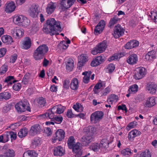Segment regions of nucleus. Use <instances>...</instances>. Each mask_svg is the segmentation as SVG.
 Masks as SVG:
<instances>
[{
	"label": "nucleus",
	"mask_w": 157,
	"mask_h": 157,
	"mask_svg": "<svg viewBox=\"0 0 157 157\" xmlns=\"http://www.w3.org/2000/svg\"><path fill=\"white\" fill-rule=\"evenodd\" d=\"M47 27L44 26L43 28V31L46 34H50L51 36L58 35V32H61V28L60 22L56 21L54 18H52L47 21Z\"/></svg>",
	"instance_id": "obj_1"
},
{
	"label": "nucleus",
	"mask_w": 157,
	"mask_h": 157,
	"mask_svg": "<svg viewBox=\"0 0 157 157\" xmlns=\"http://www.w3.org/2000/svg\"><path fill=\"white\" fill-rule=\"evenodd\" d=\"M48 51V47L46 44L39 46L34 51L33 57L36 60H40L43 58L44 55Z\"/></svg>",
	"instance_id": "obj_2"
},
{
	"label": "nucleus",
	"mask_w": 157,
	"mask_h": 157,
	"mask_svg": "<svg viewBox=\"0 0 157 157\" xmlns=\"http://www.w3.org/2000/svg\"><path fill=\"white\" fill-rule=\"evenodd\" d=\"M29 103L26 100L21 101L15 105V108L18 112L21 113L26 110L30 111V108L28 106Z\"/></svg>",
	"instance_id": "obj_3"
},
{
	"label": "nucleus",
	"mask_w": 157,
	"mask_h": 157,
	"mask_svg": "<svg viewBox=\"0 0 157 157\" xmlns=\"http://www.w3.org/2000/svg\"><path fill=\"white\" fill-rule=\"evenodd\" d=\"M59 8L64 12L69 9L75 2L76 0H59Z\"/></svg>",
	"instance_id": "obj_4"
},
{
	"label": "nucleus",
	"mask_w": 157,
	"mask_h": 157,
	"mask_svg": "<svg viewBox=\"0 0 157 157\" xmlns=\"http://www.w3.org/2000/svg\"><path fill=\"white\" fill-rule=\"evenodd\" d=\"M65 132L61 129H59L55 132L52 138V142L54 143L62 141L65 137Z\"/></svg>",
	"instance_id": "obj_5"
},
{
	"label": "nucleus",
	"mask_w": 157,
	"mask_h": 157,
	"mask_svg": "<svg viewBox=\"0 0 157 157\" xmlns=\"http://www.w3.org/2000/svg\"><path fill=\"white\" fill-rule=\"evenodd\" d=\"M106 43V41H104L99 43L96 47L94 48L91 51V53L94 55H96L98 53L103 52L107 48Z\"/></svg>",
	"instance_id": "obj_6"
},
{
	"label": "nucleus",
	"mask_w": 157,
	"mask_h": 157,
	"mask_svg": "<svg viewBox=\"0 0 157 157\" xmlns=\"http://www.w3.org/2000/svg\"><path fill=\"white\" fill-rule=\"evenodd\" d=\"M104 113L101 111H97L92 113L90 115L91 121L94 124L98 123L102 118Z\"/></svg>",
	"instance_id": "obj_7"
},
{
	"label": "nucleus",
	"mask_w": 157,
	"mask_h": 157,
	"mask_svg": "<svg viewBox=\"0 0 157 157\" xmlns=\"http://www.w3.org/2000/svg\"><path fill=\"white\" fill-rule=\"evenodd\" d=\"M146 74V70L144 68L139 67L136 69L134 77L136 80H139L143 78Z\"/></svg>",
	"instance_id": "obj_8"
},
{
	"label": "nucleus",
	"mask_w": 157,
	"mask_h": 157,
	"mask_svg": "<svg viewBox=\"0 0 157 157\" xmlns=\"http://www.w3.org/2000/svg\"><path fill=\"white\" fill-rule=\"evenodd\" d=\"M124 31L120 25L118 24L114 27L113 35L115 38H117L124 34Z\"/></svg>",
	"instance_id": "obj_9"
},
{
	"label": "nucleus",
	"mask_w": 157,
	"mask_h": 157,
	"mask_svg": "<svg viewBox=\"0 0 157 157\" xmlns=\"http://www.w3.org/2000/svg\"><path fill=\"white\" fill-rule=\"evenodd\" d=\"M39 7L38 5L37 4H33L31 5L28 10L29 15L33 17H36L39 12Z\"/></svg>",
	"instance_id": "obj_10"
},
{
	"label": "nucleus",
	"mask_w": 157,
	"mask_h": 157,
	"mask_svg": "<svg viewBox=\"0 0 157 157\" xmlns=\"http://www.w3.org/2000/svg\"><path fill=\"white\" fill-rule=\"evenodd\" d=\"M146 89L150 94H155L157 89V85L154 82H148L146 86Z\"/></svg>",
	"instance_id": "obj_11"
},
{
	"label": "nucleus",
	"mask_w": 157,
	"mask_h": 157,
	"mask_svg": "<svg viewBox=\"0 0 157 157\" xmlns=\"http://www.w3.org/2000/svg\"><path fill=\"white\" fill-rule=\"evenodd\" d=\"M105 26V23L104 21L101 20L96 26L94 31L95 35H98L101 33Z\"/></svg>",
	"instance_id": "obj_12"
},
{
	"label": "nucleus",
	"mask_w": 157,
	"mask_h": 157,
	"mask_svg": "<svg viewBox=\"0 0 157 157\" xmlns=\"http://www.w3.org/2000/svg\"><path fill=\"white\" fill-rule=\"evenodd\" d=\"M81 148V144L79 143L78 142L73 145L72 147L70 148V149H72V151L76 153L78 157H79L82 154Z\"/></svg>",
	"instance_id": "obj_13"
},
{
	"label": "nucleus",
	"mask_w": 157,
	"mask_h": 157,
	"mask_svg": "<svg viewBox=\"0 0 157 157\" xmlns=\"http://www.w3.org/2000/svg\"><path fill=\"white\" fill-rule=\"evenodd\" d=\"M11 33L15 38H19L20 37H22L24 34V30L21 28L17 29H12L11 30Z\"/></svg>",
	"instance_id": "obj_14"
},
{
	"label": "nucleus",
	"mask_w": 157,
	"mask_h": 157,
	"mask_svg": "<svg viewBox=\"0 0 157 157\" xmlns=\"http://www.w3.org/2000/svg\"><path fill=\"white\" fill-rule=\"evenodd\" d=\"M40 129L39 124H34L31 127L29 131V134L31 136H33L39 133Z\"/></svg>",
	"instance_id": "obj_15"
},
{
	"label": "nucleus",
	"mask_w": 157,
	"mask_h": 157,
	"mask_svg": "<svg viewBox=\"0 0 157 157\" xmlns=\"http://www.w3.org/2000/svg\"><path fill=\"white\" fill-rule=\"evenodd\" d=\"M54 155L55 156H61L64 155L65 151L62 147H55L53 149Z\"/></svg>",
	"instance_id": "obj_16"
},
{
	"label": "nucleus",
	"mask_w": 157,
	"mask_h": 157,
	"mask_svg": "<svg viewBox=\"0 0 157 157\" xmlns=\"http://www.w3.org/2000/svg\"><path fill=\"white\" fill-rule=\"evenodd\" d=\"M87 57L86 55L82 54L80 56H78V66L79 67H82L84 65V64L87 62Z\"/></svg>",
	"instance_id": "obj_17"
},
{
	"label": "nucleus",
	"mask_w": 157,
	"mask_h": 157,
	"mask_svg": "<svg viewBox=\"0 0 157 157\" xmlns=\"http://www.w3.org/2000/svg\"><path fill=\"white\" fill-rule=\"evenodd\" d=\"M57 6L56 3L51 2L47 5L46 11L48 14H52L55 10Z\"/></svg>",
	"instance_id": "obj_18"
},
{
	"label": "nucleus",
	"mask_w": 157,
	"mask_h": 157,
	"mask_svg": "<svg viewBox=\"0 0 157 157\" xmlns=\"http://www.w3.org/2000/svg\"><path fill=\"white\" fill-rule=\"evenodd\" d=\"M127 61L130 64H136L138 61L137 56L135 54H133L129 56L127 59Z\"/></svg>",
	"instance_id": "obj_19"
},
{
	"label": "nucleus",
	"mask_w": 157,
	"mask_h": 157,
	"mask_svg": "<svg viewBox=\"0 0 157 157\" xmlns=\"http://www.w3.org/2000/svg\"><path fill=\"white\" fill-rule=\"evenodd\" d=\"M31 45V40L29 37L25 38L22 43V48L25 49H29Z\"/></svg>",
	"instance_id": "obj_20"
},
{
	"label": "nucleus",
	"mask_w": 157,
	"mask_h": 157,
	"mask_svg": "<svg viewBox=\"0 0 157 157\" xmlns=\"http://www.w3.org/2000/svg\"><path fill=\"white\" fill-rule=\"evenodd\" d=\"M141 134L140 131L136 129L132 130L129 132L128 134V139L129 140L132 141L135 137L139 136Z\"/></svg>",
	"instance_id": "obj_21"
},
{
	"label": "nucleus",
	"mask_w": 157,
	"mask_h": 157,
	"mask_svg": "<svg viewBox=\"0 0 157 157\" xmlns=\"http://www.w3.org/2000/svg\"><path fill=\"white\" fill-rule=\"evenodd\" d=\"M139 43L136 40H131L129 41L124 45V47L126 49H129L136 47L138 46Z\"/></svg>",
	"instance_id": "obj_22"
},
{
	"label": "nucleus",
	"mask_w": 157,
	"mask_h": 157,
	"mask_svg": "<svg viewBox=\"0 0 157 157\" xmlns=\"http://www.w3.org/2000/svg\"><path fill=\"white\" fill-rule=\"evenodd\" d=\"M104 61V59L101 56H98L93 60L90 64L92 67L97 66L103 62Z\"/></svg>",
	"instance_id": "obj_23"
},
{
	"label": "nucleus",
	"mask_w": 157,
	"mask_h": 157,
	"mask_svg": "<svg viewBox=\"0 0 157 157\" xmlns=\"http://www.w3.org/2000/svg\"><path fill=\"white\" fill-rule=\"evenodd\" d=\"M155 104V98L152 97L148 98L146 101L145 105L146 107H151Z\"/></svg>",
	"instance_id": "obj_24"
},
{
	"label": "nucleus",
	"mask_w": 157,
	"mask_h": 157,
	"mask_svg": "<svg viewBox=\"0 0 157 157\" xmlns=\"http://www.w3.org/2000/svg\"><path fill=\"white\" fill-rule=\"evenodd\" d=\"M155 52L153 50L148 52L145 55V59L149 62H151L155 58Z\"/></svg>",
	"instance_id": "obj_25"
},
{
	"label": "nucleus",
	"mask_w": 157,
	"mask_h": 157,
	"mask_svg": "<svg viewBox=\"0 0 157 157\" xmlns=\"http://www.w3.org/2000/svg\"><path fill=\"white\" fill-rule=\"evenodd\" d=\"M71 88L74 90H76L78 87V81L76 78H73L70 83Z\"/></svg>",
	"instance_id": "obj_26"
},
{
	"label": "nucleus",
	"mask_w": 157,
	"mask_h": 157,
	"mask_svg": "<svg viewBox=\"0 0 157 157\" xmlns=\"http://www.w3.org/2000/svg\"><path fill=\"white\" fill-rule=\"evenodd\" d=\"M16 8L14 2H11L8 3L6 5V11L7 13H11L13 12Z\"/></svg>",
	"instance_id": "obj_27"
},
{
	"label": "nucleus",
	"mask_w": 157,
	"mask_h": 157,
	"mask_svg": "<svg viewBox=\"0 0 157 157\" xmlns=\"http://www.w3.org/2000/svg\"><path fill=\"white\" fill-rule=\"evenodd\" d=\"M1 39L2 42L6 44H10L13 42V39L10 36L3 35L2 36Z\"/></svg>",
	"instance_id": "obj_28"
},
{
	"label": "nucleus",
	"mask_w": 157,
	"mask_h": 157,
	"mask_svg": "<svg viewBox=\"0 0 157 157\" xmlns=\"http://www.w3.org/2000/svg\"><path fill=\"white\" fill-rule=\"evenodd\" d=\"M74 61L71 58H69L66 64V68L68 71H72L74 67Z\"/></svg>",
	"instance_id": "obj_29"
},
{
	"label": "nucleus",
	"mask_w": 157,
	"mask_h": 157,
	"mask_svg": "<svg viewBox=\"0 0 157 157\" xmlns=\"http://www.w3.org/2000/svg\"><path fill=\"white\" fill-rule=\"evenodd\" d=\"M37 154L34 150L28 151L25 152L23 157H37Z\"/></svg>",
	"instance_id": "obj_30"
},
{
	"label": "nucleus",
	"mask_w": 157,
	"mask_h": 157,
	"mask_svg": "<svg viewBox=\"0 0 157 157\" xmlns=\"http://www.w3.org/2000/svg\"><path fill=\"white\" fill-rule=\"evenodd\" d=\"M91 73L92 72L90 71H85L82 73V75H84L83 78V82L84 83L86 84L89 82Z\"/></svg>",
	"instance_id": "obj_31"
},
{
	"label": "nucleus",
	"mask_w": 157,
	"mask_h": 157,
	"mask_svg": "<svg viewBox=\"0 0 157 157\" xmlns=\"http://www.w3.org/2000/svg\"><path fill=\"white\" fill-rule=\"evenodd\" d=\"M24 17L22 15L15 16L13 18V21L15 24L21 26Z\"/></svg>",
	"instance_id": "obj_32"
},
{
	"label": "nucleus",
	"mask_w": 157,
	"mask_h": 157,
	"mask_svg": "<svg viewBox=\"0 0 157 157\" xmlns=\"http://www.w3.org/2000/svg\"><path fill=\"white\" fill-rule=\"evenodd\" d=\"M86 137L84 139L82 138L83 143V145L86 146L88 145L93 140V136L91 135H86L85 134Z\"/></svg>",
	"instance_id": "obj_33"
},
{
	"label": "nucleus",
	"mask_w": 157,
	"mask_h": 157,
	"mask_svg": "<svg viewBox=\"0 0 157 157\" xmlns=\"http://www.w3.org/2000/svg\"><path fill=\"white\" fill-rule=\"evenodd\" d=\"M96 131V128L92 126H89L86 128V135L93 136Z\"/></svg>",
	"instance_id": "obj_34"
},
{
	"label": "nucleus",
	"mask_w": 157,
	"mask_h": 157,
	"mask_svg": "<svg viewBox=\"0 0 157 157\" xmlns=\"http://www.w3.org/2000/svg\"><path fill=\"white\" fill-rule=\"evenodd\" d=\"M11 96V94L8 92H4L0 93V101H2L3 99L7 100L9 99Z\"/></svg>",
	"instance_id": "obj_35"
},
{
	"label": "nucleus",
	"mask_w": 157,
	"mask_h": 157,
	"mask_svg": "<svg viewBox=\"0 0 157 157\" xmlns=\"http://www.w3.org/2000/svg\"><path fill=\"white\" fill-rule=\"evenodd\" d=\"M65 109V107L62 106L61 105H58L53 107L52 110L56 109V113L60 114L63 112Z\"/></svg>",
	"instance_id": "obj_36"
},
{
	"label": "nucleus",
	"mask_w": 157,
	"mask_h": 157,
	"mask_svg": "<svg viewBox=\"0 0 157 157\" xmlns=\"http://www.w3.org/2000/svg\"><path fill=\"white\" fill-rule=\"evenodd\" d=\"M101 147V145L98 143H93L90 147V148L94 151H98Z\"/></svg>",
	"instance_id": "obj_37"
},
{
	"label": "nucleus",
	"mask_w": 157,
	"mask_h": 157,
	"mask_svg": "<svg viewBox=\"0 0 157 157\" xmlns=\"http://www.w3.org/2000/svg\"><path fill=\"white\" fill-rule=\"evenodd\" d=\"M5 157H14L15 152L13 149L7 150L4 153Z\"/></svg>",
	"instance_id": "obj_38"
},
{
	"label": "nucleus",
	"mask_w": 157,
	"mask_h": 157,
	"mask_svg": "<svg viewBox=\"0 0 157 157\" xmlns=\"http://www.w3.org/2000/svg\"><path fill=\"white\" fill-rule=\"evenodd\" d=\"M121 153L123 156L128 157L131 155L132 152L131 150L128 148H126L123 150L121 151Z\"/></svg>",
	"instance_id": "obj_39"
},
{
	"label": "nucleus",
	"mask_w": 157,
	"mask_h": 157,
	"mask_svg": "<svg viewBox=\"0 0 157 157\" xmlns=\"http://www.w3.org/2000/svg\"><path fill=\"white\" fill-rule=\"evenodd\" d=\"M28 130L26 128L21 129L18 134V136L21 138L25 136L27 134Z\"/></svg>",
	"instance_id": "obj_40"
},
{
	"label": "nucleus",
	"mask_w": 157,
	"mask_h": 157,
	"mask_svg": "<svg viewBox=\"0 0 157 157\" xmlns=\"http://www.w3.org/2000/svg\"><path fill=\"white\" fill-rule=\"evenodd\" d=\"M105 87V84H104V82H98L95 85L94 88V93L95 94H97V90L101 88V87Z\"/></svg>",
	"instance_id": "obj_41"
},
{
	"label": "nucleus",
	"mask_w": 157,
	"mask_h": 157,
	"mask_svg": "<svg viewBox=\"0 0 157 157\" xmlns=\"http://www.w3.org/2000/svg\"><path fill=\"white\" fill-rule=\"evenodd\" d=\"M109 142L108 140L106 138L102 139L101 142L100 144L101 147H104L106 148L109 147Z\"/></svg>",
	"instance_id": "obj_42"
},
{
	"label": "nucleus",
	"mask_w": 157,
	"mask_h": 157,
	"mask_svg": "<svg viewBox=\"0 0 157 157\" xmlns=\"http://www.w3.org/2000/svg\"><path fill=\"white\" fill-rule=\"evenodd\" d=\"M138 89V86L136 84H134L129 87L128 90L129 93H132V94H133L137 91Z\"/></svg>",
	"instance_id": "obj_43"
},
{
	"label": "nucleus",
	"mask_w": 157,
	"mask_h": 157,
	"mask_svg": "<svg viewBox=\"0 0 157 157\" xmlns=\"http://www.w3.org/2000/svg\"><path fill=\"white\" fill-rule=\"evenodd\" d=\"M40 140L38 137H36L34 139L32 142V145L35 147H36L40 145Z\"/></svg>",
	"instance_id": "obj_44"
},
{
	"label": "nucleus",
	"mask_w": 157,
	"mask_h": 157,
	"mask_svg": "<svg viewBox=\"0 0 157 157\" xmlns=\"http://www.w3.org/2000/svg\"><path fill=\"white\" fill-rule=\"evenodd\" d=\"M75 144L74 137L71 136L69 137L67 141L68 146L69 148H72Z\"/></svg>",
	"instance_id": "obj_45"
},
{
	"label": "nucleus",
	"mask_w": 157,
	"mask_h": 157,
	"mask_svg": "<svg viewBox=\"0 0 157 157\" xmlns=\"http://www.w3.org/2000/svg\"><path fill=\"white\" fill-rule=\"evenodd\" d=\"M30 75V74L29 73H27L25 75L22 80V83L23 84H26L28 83Z\"/></svg>",
	"instance_id": "obj_46"
},
{
	"label": "nucleus",
	"mask_w": 157,
	"mask_h": 157,
	"mask_svg": "<svg viewBox=\"0 0 157 157\" xmlns=\"http://www.w3.org/2000/svg\"><path fill=\"white\" fill-rule=\"evenodd\" d=\"M119 19L117 18L116 16H114L113 18H111L109 24V26L110 27L113 26L115 24H116Z\"/></svg>",
	"instance_id": "obj_47"
},
{
	"label": "nucleus",
	"mask_w": 157,
	"mask_h": 157,
	"mask_svg": "<svg viewBox=\"0 0 157 157\" xmlns=\"http://www.w3.org/2000/svg\"><path fill=\"white\" fill-rule=\"evenodd\" d=\"M52 109V110H48L46 112L47 118H48L49 119H52L54 118V114L53 111Z\"/></svg>",
	"instance_id": "obj_48"
},
{
	"label": "nucleus",
	"mask_w": 157,
	"mask_h": 157,
	"mask_svg": "<svg viewBox=\"0 0 157 157\" xmlns=\"http://www.w3.org/2000/svg\"><path fill=\"white\" fill-rule=\"evenodd\" d=\"M12 107V105L11 104H7L4 106L2 109V112L4 113H7Z\"/></svg>",
	"instance_id": "obj_49"
},
{
	"label": "nucleus",
	"mask_w": 157,
	"mask_h": 157,
	"mask_svg": "<svg viewBox=\"0 0 157 157\" xmlns=\"http://www.w3.org/2000/svg\"><path fill=\"white\" fill-rule=\"evenodd\" d=\"M14 79V77L13 76H10L7 77L5 79L4 82H6L8 84V86L12 84V81L11 80Z\"/></svg>",
	"instance_id": "obj_50"
},
{
	"label": "nucleus",
	"mask_w": 157,
	"mask_h": 157,
	"mask_svg": "<svg viewBox=\"0 0 157 157\" xmlns=\"http://www.w3.org/2000/svg\"><path fill=\"white\" fill-rule=\"evenodd\" d=\"M139 157H151V152L149 151L141 153Z\"/></svg>",
	"instance_id": "obj_51"
},
{
	"label": "nucleus",
	"mask_w": 157,
	"mask_h": 157,
	"mask_svg": "<svg viewBox=\"0 0 157 157\" xmlns=\"http://www.w3.org/2000/svg\"><path fill=\"white\" fill-rule=\"evenodd\" d=\"M29 21L25 17H24L22 20V23L21 24V26L24 27H27L29 25Z\"/></svg>",
	"instance_id": "obj_52"
},
{
	"label": "nucleus",
	"mask_w": 157,
	"mask_h": 157,
	"mask_svg": "<svg viewBox=\"0 0 157 157\" xmlns=\"http://www.w3.org/2000/svg\"><path fill=\"white\" fill-rule=\"evenodd\" d=\"M46 103L45 99L43 98H39L38 101L39 105L40 107L44 106Z\"/></svg>",
	"instance_id": "obj_53"
},
{
	"label": "nucleus",
	"mask_w": 157,
	"mask_h": 157,
	"mask_svg": "<svg viewBox=\"0 0 157 157\" xmlns=\"http://www.w3.org/2000/svg\"><path fill=\"white\" fill-rule=\"evenodd\" d=\"M8 135H5L4 137L2 135L0 136V142L5 143L8 141Z\"/></svg>",
	"instance_id": "obj_54"
},
{
	"label": "nucleus",
	"mask_w": 157,
	"mask_h": 157,
	"mask_svg": "<svg viewBox=\"0 0 157 157\" xmlns=\"http://www.w3.org/2000/svg\"><path fill=\"white\" fill-rule=\"evenodd\" d=\"M21 83H15L13 86V89L17 91H19L21 89Z\"/></svg>",
	"instance_id": "obj_55"
},
{
	"label": "nucleus",
	"mask_w": 157,
	"mask_h": 157,
	"mask_svg": "<svg viewBox=\"0 0 157 157\" xmlns=\"http://www.w3.org/2000/svg\"><path fill=\"white\" fill-rule=\"evenodd\" d=\"M115 68V67L114 64L112 63L109 64L107 68L109 73L112 72L114 70Z\"/></svg>",
	"instance_id": "obj_56"
},
{
	"label": "nucleus",
	"mask_w": 157,
	"mask_h": 157,
	"mask_svg": "<svg viewBox=\"0 0 157 157\" xmlns=\"http://www.w3.org/2000/svg\"><path fill=\"white\" fill-rule=\"evenodd\" d=\"M137 123L135 121H133L129 123L127 126V128L129 129L132 128H134L137 125Z\"/></svg>",
	"instance_id": "obj_57"
},
{
	"label": "nucleus",
	"mask_w": 157,
	"mask_h": 157,
	"mask_svg": "<svg viewBox=\"0 0 157 157\" xmlns=\"http://www.w3.org/2000/svg\"><path fill=\"white\" fill-rule=\"evenodd\" d=\"M66 115L68 118H72L74 117V114L72 113L71 110L70 109L68 110Z\"/></svg>",
	"instance_id": "obj_58"
},
{
	"label": "nucleus",
	"mask_w": 157,
	"mask_h": 157,
	"mask_svg": "<svg viewBox=\"0 0 157 157\" xmlns=\"http://www.w3.org/2000/svg\"><path fill=\"white\" fill-rule=\"evenodd\" d=\"M6 52V49L5 48H2L0 49V58L2 57L5 54Z\"/></svg>",
	"instance_id": "obj_59"
},
{
	"label": "nucleus",
	"mask_w": 157,
	"mask_h": 157,
	"mask_svg": "<svg viewBox=\"0 0 157 157\" xmlns=\"http://www.w3.org/2000/svg\"><path fill=\"white\" fill-rule=\"evenodd\" d=\"M110 91V89L109 87H108L105 88L104 91L102 92V96H106L109 93Z\"/></svg>",
	"instance_id": "obj_60"
},
{
	"label": "nucleus",
	"mask_w": 157,
	"mask_h": 157,
	"mask_svg": "<svg viewBox=\"0 0 157 157\" xmlns=\"http://www.w3.org/2000/svg\"><path fill=\"white\" fill-rule=\"evenodd\" d=\"M1 70L0 73L1 74L5 73L7 70V67L5 65L2 66L1 68Z\"/></svg>",
	"instance_id": "obj_61"
},
{
	"label": "nucleus",
	"mask_w": 157,
	"mask_h": 157,
	"mask_svg": "<svg viewBox=\"0 0 157 157\" xmlns=\"http://www.w3.org/2000/svg\"><path fill=\"white\" fill-rule=\"evenodd\" d=\"M70 82L69 80H65L63 83V87L66 89H67L69 87Z\"/></svg>",
	"instance_id": "obj_62"
},
{
	"label": "nucleus",
	"mask_w": 157,
	"mask_h": 157,
	"mask_svg": "<svg viewBox=\"0 0 157 157\" xmlns=\"http://www.w3.org/2000/svg\"><path fill=\"white\" fill-rule=\"evenodd\" d=\"M117 110H122L127 111V108L125 105L122 104L117 107Z\"/></svg>",
	"instance_id": "obj_63"
},
{
	"label": "nucleus",
	"mask_w": 157,
	"mask_h": 157,
	"mask_svg": "<svg viewBox=\"0 0 157 157\" xmlns=\"http://www.w3.org/2000/svg\"><path fill=\"white\" fill-rule=\"evenodd\" d=\"M55 120L57 122V123L60 124L62 121L63 118L62 117H55L54 118Z\"/></svg>",
	"instance_id": "obj_64"
}]
</instances>
